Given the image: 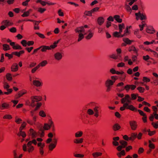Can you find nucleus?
Returning a JSON list of instances; mask_svg holds the SVG:
<instances>
[{
	"instance_id": "nucleus-1",
	"label": "nucleus",
	"mask_w": 158,
	"mask_h": 158,
	"mask_svg": "<svg viewBox=\"0 0 158 158\" xmlns=\"http://www.w3.org/2000/svg\"><path fill=\"white\" fill-rule=\"evenodd\" d=\"M118 79L117 76H111L110 78H108L106 81L105 85L106 88L107 92H109L111 90L113 85Z\"/></svg>"
},
{
	"instance_id": "nucleus-2",
	"label": "nucleus",
	"mask_w": 158,
	"mask_h": 158,
	"mask_svg": "<svg viewBox=\"0 0 158 158\" xmlns=\"http://www.w3.org/2000/svg\"><path fill=\"white\" fill-rule=\"evenodd\" d=\"M89 28L87 25H85L84 26H81L77 28L75 30V31L76 33L79 34L78 41L79 42L81 40L84 38V35L87 34V32L85 31V28Z\"/></svg>"
},
{
	"instance_id": "nucleus-3",
	"label": "nucleus",
	"mask_w": 158,
	"mask_h": 158,
	"mask_svg": "<svg viewBox=\"0 0 158 158\" xmlns=\"http://www.w3.org/2000/svg\"><path fill=\"white\" fill-rule=\"evenodd\" d=\"M32 144H33L35 145L37 144V141L35 139H33L31 141H29L27 145L24 144L23 145V151H26L27 150V151L29 152L33 151L34 148L31 145Z\"/></svg>"
},
{
	"instance_id": "nucleus-4",
	"label": "nucleus",
	"mask_w": 158,
	"mask_h": 158,
	"mask_svg": "<svg viewBox=\"0 0 158 158\" xmlns=\"http://www.w3.org/2000/svg\"><path fill=\"white\" fill-rule=\"evenodd\" d=\"M28 133L33 139L38 136L42 137L44 135V131L42 130L37 132L34 131L33 129H29L28 131Z\"/></svg>"
},
{
	"instance_id": "nucleus-5",
	"label": "nucleus",
	"mask_w": 158,
	"mask_h": 158,
	"mask_svg": "<svg viewBox=\"0 0 158 158\" xmlns=\"http://www.w3.org/2000/svg\"><path fill=\"white\" fill-rule=\"evenodd\" d=\"M121 102L123 104H125V106H128V105L131 103V99L128 94L125 95L124 97L123 98L121 99Z\"/></svg>"
},
{
	"instance_id": "nucleus-6",
	"label": "nucleus",
	"mask_w": 158,
	"mask_h": 158,
	"mask_svg": "<svg viewBox=\"0 0 158 158\" xmlns=\"http://www.w3.org/2000/svg\"><path fill=\"white\" fill-rule=\"evenodd\" d=\"M10 87V86L7 82H5L3 83V88L4 89H6L7 91V92H4V94H5L6 95H9L11 94L13 90L12 89L9 88Z\"/></svg>"
},
{
	"instance_id": "nucleus-7",
	"label": "nucleus",
	"mask_w": 158,
	"mask_h": 158,
	"mask_svg": "<svg viewBox=\"0 0 158 158\" xmlns=\"http://www.w3.org/2000/svg\"><path fill=\"white\" fill-rule=\"evenodd\" d=\"M42 98L40 96H32L31 98V106L32 107H34L39 101H41Z\"/></svg>"
},
{
	"instance_id": "nucleus-8",
	"label": "nucleus",
	"mask_w": 158,
	"mask_h": 158,
	"mask_svg": "<svg viewBox=\"0 0 158 158\" xmlns=\"http://www.w3.org/2000/svg\"><path fill=\"white\" fill-rule=\"evenodd\" d=\"M55 127L54 122L52 118H50L48 119L47 123L44 124L43 128H53Z\"/></svg>"
},
{
	"instance_id": "nucleus-9",
	"label": "nucleus",
	"mask_w": 158,
	"mask_h": 158,
	"mask_svg": "<svg viewBox=\"0 0 158 158\" xmlns=\"http://www.w3.org/2000/svg\"><path fill=\"white\" fill-rule=\"evenodd\" d=\"M33 85L36 87H40L42 85L43 83L41 80L37 77H34L33 81Z\"/></svg>"
},
{
	"instance_id": "nucleus-10",
	"label": "nucleus",
	"mask_w": 158,
	"mask_h": 158,
	"mask_svg": "<svg viewBox=\"0 0 158 158\" xmlns=\"http://www.w3.org/2000/svg\"><path fill=\"white\" fill-rule=\"evenodd\" d=\"M135 15L136 17V19L137 20L139 19L143 20L145 19H146V15L144 14H141L140 12L138 13H135Z\"/></svg>"
},
{
	"instance_id": "nucleus-11",
	"label": "nucleus",
	"mask_w": 158,
	"mask_h": 158,
	"mask_svg": "<svg viewBox=\"0 0 158 158\" xmlns=\"http://www.w3.org/2000/svg\"><path fill=\"white\" fill-rule=\"evenodd\" d=\"M138 111L139 112L140 114L143 116L142 119L143 122L144 123H147V116L146 114L140 110H138Z\"/></svg>"
},
{
	"instance_id": "nucleus-12",
	"label": "nucleus",
	"mask_w": 158,
	"mask_h": 158,
	"mask_svg": "<svg viewBox=\"0 0 158 158\" xmlns=\"http://www.w3.org/2000/svg\"><path fill=\"white\" fill-rule=\"evenodd\" d=\"M136 88V86L134 85H127L124 87V89L128 92L130 89L133 90H134Z\"/></svg>"
},
{
	"instance_id": "nucleus-13",
	"label": "nucleus",
	"mask_w": 158,
	"mask_h": 158,
	"mask_svg": "<svg viewBox=\"0 0 158 158\" xmlns=\"http://www.w3.org/2000/svg\"><path fill=\"white\" fill-rule=\"evenodd\" d=\"M63 57V53L59 52H57L54 54L55 59L57 60H61Z\"/></svg>"
},
{
	"instance_id": "nucleus-14",
	"label": "nucleus",
	"mask_w": 158,
	"mask_h": 158,
	"mask_svg": "<svg viewBox=\"0 0 158 158\" xmlns=\"http://www.w3.org/2000/svg\"><path fill=\"white\" fill-rule=\"evenodd\" d=\"M10 107V105L8 103L3 102L0 105V109L3 110L8 109Z\"/></svg>"
},
{
	"instance_id": "nucleus-15",
	"label": "nucleus",
	"mask_w": 158,
	"mask_h": 158,
	"mask_svg": "<svg viewBox=\"0 0 158 158\" xmlns=\"http://www.w3.org/2000/svg\"><path fill=\"white\" fill-rule=\"evenodd\" d=\"M110 57L114 60L118 59L119 60H122V56L120 54H112L110 55Z\"/></svg>"
},
{
	"instance_id": "nucleus-16",
	"label": "nucleus",
	"mask_w": 158,
	"mask_h": 158,
	"mask_svg": "<svg viewBox=\"0 0 158 158\" xmlns=\"http://www.w3.org/2000/svg\"><path fill=\"white\" fill-rule=\"evenodd\" d=\"M19 67L17 63H14L11 66V70L13 72H15L18 70Z\"/></svg>"
},
{
	"instance_id": "nucleus-17",
	"label": "nucleus",
	"mask_w": 158,
	"mask_h": 158,
	"mask_svg": "<svg viewBox=\"0 0 158 158\" xmlns=\"http://www.w3.org/2000/svg\"><path fill=\"white\" fill-rule=\"evenodd\" d=\"M10 45L12 46L13 49H22V47L19 45L16 44L14 42L10 43Z\"/></svg>"
},
{
	"instance_id": "nucleus-18",
	"label": "nucleus",
	"mask_w": 158,
	"mask_h": 158,
	"mask_svg": "<svg viewBox=\"0 0 158 158\" xmlns=\"http://www.w3.org/2000/svg\"><path fill=\"white\" fill-rule=\"evenodd\" d=\"M1 23L2 24L4 25L6 27L11 26L13 24V23L8 20H3Z\"/></svg>"
},
{
	"instance_id": "nucleus-19",
	"label": "nucleus",
	"mask_w": 158,
	"mask_h": 158,
	"mask_svg": "<svg viewBox=\"0 0 158 158\" xmlns=\"http://www.w3.org/2000/svg\"><path fill=\"white\" fill-rule=\"evenodd\" d=\"M37 145L38 147H40L39 150L40 153L41 155H43L44 153V151L43 150V149L45 146L44 143L39 142L38 143Z\"/></svg>"
},
{
	"instance_id": "nucleus-20",
	"label": "nucleus",
	"mask_w": 158,
	"mask_h": 158,
	"mask_svg": "<svg viewBox=\"0 0 158 158\" xmlns=\"http://www.w3.org/2000/svg\"><path fill=\"white\" fill-rule=\"evenodd\" d=\"M27 93V91L26 90H23L21 91H19L18 93V94L16 95L15 96V98L17 99L20 97L22 96L23 95Z\"/></svg>"
},
{
	"instance_id": "nucleus-21",
	"label": "nucleus",
	"mask_w": 158,
	"mask_h": 158,
	"mask_svg": "<svg viewBox=\"0 0 158 158\" xmlns=\"http://www.w3.org/2000/svg\"><path fill=\"white\" fill-rule=\"evenodd\" d=\"M105 21L104 19L102 17H100L98 18L97 23L98 24L101 26L103 24Z\"/></svg>"
},
{
	"instance_id": "nucleus-22",
	"label": "nucleus",
	"mask_w": 158,
	"mask_h": 158,
	"mask_svg": "<svg viewBox=\"0 0 158 158\" xmlns=\"http://www.w3.org/2000/svg\"><path fill=\"white\" fill-rule=\"evenodd\" d=\"M146 31L148 33L153 34L155 32V30L152 27H148L146 29Z\"/></svg>"
},
{
	"instance_id": "nucleus-23",
	"label": "nucleus",
	"mask_w": 158,
	"mask_h": 158,
	"mask_svg": "<svg viewBox=\"0 0 158 158\" xmlns=\"http://www.w3.org/2000/svg\"><path fill=\"white\" fill-rule=\"evenodd\" d=\"M22 129H20L19 131L16 133V134L19 136H21L23 138H24L26 136V134L24 131H22Z\"/></svg>"
},
{
	"instance_id": "nucleus-24",
	"label": "nucleus",
	"mask_w": 158,
	"mask_h": 158,
	"mask_svg": "<svg viewBox=\"0 0 158 158\" xmlns=\"http://www.w3.org/2000/svg\"><path fill=\"white\" fill-rule=\"evenodd\" d=\"M130 5H129V3L127 4V2H125V8L127 11L131 14L132 12V8L130 7Z\"/></svg>"
},
{
	"instance_id": "nucleus-25",
	"label": "nucleus",
	"mask_w": 158,
	"mask_h": 158,
	"mask_svg": "<svg viewBox=\"0 0 158 158\" xmlns=\"http://www.w3.org/2000/svg\"><path fill=\"white\" fill-rule=\"evenodd\" d=\"M40 48L41 49V51L42 52H45L47 50H50L49 46L44 45L40 47Z\"/></svg>"
},
{
	"instance_id": "nucleus-26",
	"label": "nucleus",
	"mask_w": 158,
	"mask_h": 158,
	"mask_svg": "<svg viewBox=\"0 0 158 158\" xmlns=\"http://www.w3.org/2000/svg\"><path fill=\"white\" fill-rule=\"evenodd\" d=\"M25 52L24 50H21L19 52H12V54L18 57H20L21 55L23 54Z\"/></svg>"
},
{
	"instance_id": "nucleus-27",
	"label": "nucleus",
	"mask_w": 158,
	"mask_h": 158,
	"mask_svg": "<svg viewBox=\"0 0 158 158\" xmlns=\"http://www.w3.org/2000/svg\"><path fill=\"white\" fill-rule=\"evenodd\" d=\"M88 32L89 33V34L86 36V38L87 40H89L93 36L94 33L91 32L90 30H88Z\"/></svg>"
},
{
	"instance_id": "nucleus-28",
	"label": "nucleus",
	"mask_w": 158,
	"mask_h": 158,
	"mask_svg": "<svg viewBox=\"0 0 158 158\" xmlns=\"http://www.w3.org/2000/svg\"><path fill=\"white\" fill-rule=\"evenodd\" d=\"M130 125L132 128H136L137 127V125L136 122L131 121L130 122Z\"/></svg>"
},
{
	"instance_id": "nucleus-29",
	"label": "nucleus",
	"mask_w": 158,
	"mask_h": 158,
	"mask_svg": "<svg viewBox=\"0 0 158 158\" xmlns=\"http://www.w3.org/2000/svg\"><path fill=\"white\" fill-rule=\"evenodd\" d=\"M146 130L147 129H144L143 131V132H148V134L150 136H151L152 135L154 134L156 132V131H151L150 130V129H148L147 130Z\"/></svg>"
},
{
	"instance_id": "nucleus-30",
	"label": "nucleus",
	"mask_w": 158,
	"mask_h": 158,
	"mask_svg": "<svg viewBox=\"0 0 158 158\" xmlns=\"http://www.w3.org/2000/svg\"><path fill=\"white\" fill-rule=\"evenodd\" d=\"M114 19L118 22L120 23L122 21V20L120 18V16L119 15H116L114 16Z\"/></svg>"
},
{
	"instance_id": "nucleus-31",
	"label": "nucleus",
	"mask_w": 158,
	"mask_h": 158,
	"mask_svg": "<svg viewBox=\"0 0 158 158\" xmlns=\"http://www.w3.org/2000/svg\"><path fill=\"white\" fill-rule=\"evenodd\" d=\"M127 109H128L133 111H136L138 110L132 105L129 104L127 106Z\"/></svg>"
},
{
	"instance_id": "nucleus-32",
	"label": "nucleus",
	"mask_w": 158,
	"mask_h": 158,
	"mask_svg": "<svg viewBox=\"0 0 158 158\" xmlns=\"http://www.w3.org/2000/svg\"><path fill=\"white\" fill-rule=\"evenodd\" d=\"M121 33L120 32V31L119 32L115 31L113 33V35L114 37H123V35H121Z\"/></svg>"
},
{
	"instance_id": "nucleus-33",
	"label": "nucleus",
	"mask_w": 158,
	"mask_h": 158,
	"mask_svg": "<svg viewBox=\"0 0 158 158\" xmlns=\"http://www.w3.org/2000/svg\"><path fill=\"white\" fill-rule=\"evenodd\" d=\"M59 40H58L57 41H55L54 42L53 44L51 45L49 47L50 48V50H51V49H54L57 47V44L58 43Z\"/></svg>"
},
{
	"instance_id": "nucleus-34",
	"label": "nucleus",
	"mask_w": 158,
	"mask_h": 158,
	"mask_svg": "<svg viewBox=\"0 0 158 158\" xmlns=\"http://www.w3.org/2000/svg\"><path fill=\"white\" fill-rule=\"evenodd\" d=\"M48 63V62L47 60H44L40 62L38 66L40 67V66L44 67Z\"/></svg>"
},
{
	"instance_id": "nucleus-35",
	"label": "nucleus",
	"mask_w": 158,
	"mask_h": 158,
	"mask_svg": "<svg viewBox=\"0 0 158 158\" xmlns=\"http://www.w3.org/2000/svg\"><path fill=\"white\" fill-rule=\"evenodd\" d=\"M129 50L130 52L133 51L135 53H137L138 52V50L133 46H131L129 47Z\"/></svg>"
},
{
	"instance_id": "nucleus-36",
	"label": "nucleus",
	"mask_w": 158,
	"mask_h": 158,
	"mask_svg": "<svg viewBox=\"0 0 158 158\" xmlns=\"http://www.w3.org/2000/svg\"><path fill=\"white\" fill-rule=\"evenodd\" d=\"M39 115L45 118L46 116V114L45 112L43 110H40L39 112Z\"/></svg>"
},
{
	"instance_id": "nucleus-37",
	"label": "nucleus",
	"mask_w": 158,
	"mask_h": 158,
	"mask_svg": "<svg viewBox=\"0 0 158 158\" xmlns=\"http://www.w3.org/2000/svg\"><path fill=\"white\" fill-rule=\"evenodd\" d=\"M119 142L121 144V146H122L123 148H125L127 145V142L124 140H120Z\"/></svg>"
},
{
	"instance_id": "nucleus-38",
	"label": "nucleus",
	"mask_w": 158,
	"mask_h": 158,
	"mask_svg": "<svg viewBox=\"0 0 158 158\" xmlns=\"http://www.w3.org/2000/svg\"><path fill=\"white\" fill-rule=\"evenodd\" d=\"M3 49L4 50L6 51L10 50V46L7 44H3L2 45Z\"/></svg>"
},
{
	"instance_id": "nucleus-39",
	"label": "nucleus",
	"mask_w": 158,
	"mask_h": 158,
	"mask_svg": "<svg viewBox=\"0 0 158 158\" xmlns=\"http://www.w3.org/2000/svg\"><path fill=\"white\" fill-rule=\"evenodd\" d=\"M118 27L119 29V31H120V32H122L123 31V29L124 28V23L119 24L118 25Z\"/></svg>"
},
{
	"instance_id": "nucleus-40",
	"label": "nucleus",
	"mask_w": 158,
	"mask_h": 158,
	"mask_svg": "<svg viewBox=\"0 0 158 158\" xmlns=\"http://www.w3.org/2000/svg\"><path fill=\"white\" fill-rule=\"evenodd\" d=\"M6 77L7 80L9 81H11L12 79L11 74L10 73H8L6 74Z\"/></svg>"
},
{
	"instance_id": "nucleus-41",
	"label": "nucleus",
	"mask_w": 158,
	"mask_h": 158,
	"mask_svg": "<svg viewBox=\"0 0 158 158\" xmlns=\"http://www.w3.org/2000/svg\"><path fill=\"white\" fill-rule=\"evenodd\" d=\"M123 40L126 44H131L132 42V41L131 40L127 38H123Z\"/></svg>"
},
{
	"instance_id": "nucleus-42",
	"label": "nucleus",
	"mask_w": 158,
	"mask_h": 158,
	"mask_svg": "<svg viewBox=\"0 0 158 158\" xmlns=\"http://www.w3.org/2000/svg\"><path fill=\"white\" fill-rule=\"evenodd\" d=\"M87 113L89 115H92L94 114V112L92 109L89 108L87 110Z\"/></svg>"
},
{
	"instance_id": "nucleus-43",
	"label": "nucleus",
	"mask_w": 158,
	"mask_h": 158,
	"mask_svg": "<svg viewBox=\"0 0 158 158\" xmlns=\"http://www.w3.org/2000/svg\"><path fill=\"white\" fill-rule=\"evenodd\" d=\"M37 3H40L42 6H45L46 4V2L42 0H38L36 1Z\"/></svg>"
},
{
	"instance_id": "nucleus-44",
	"label": "nucleus",
	"mask_w": 158,
	"mask_h": 158,
	"mask_svg": "<svg viewBox=\"0 0 158 158\" xmlns=\"http://www.w3.org/2000/svg\"><path fill=\"white\" fill-rule=\"evenodd\" d=\"M87 106L88 108H90L94 107L95 106V103L94 102H91L88 103Z\"/></svg>"
},
{
	"instance_id": "nucleus-45",
	"label": "nucleus",
	"mask_w": 158,
	"mask_h": 158,
	"mask_svg": "<svg viewBox=\"0 0 158 158\" xmlns=\"http://www.w3.org/2000/svg\"><path fill=\"white\" fill-rule=\"evenodd\" d=\"M137 137V134H132L131 137H129V140H133Z\"/></svg>"
},
{
	"instance_id": "nucleus-46",
	"label": "nucleus",
	"mask_w": 158,
	"mask_h": 158,
	"mask_svg": "<svg viewBox=\"0 0 158 158\" xmlns=\"http://www.w3.org/2000/svg\"><path fill=\"white\" fill-rule=\"evenodd\" d=\"M56 146L55 144L52 143H51L48 146L49 150L51 151L52 150L56 147Z\"/></svg>"
},
{
	"instance_id": "nucleus-47",
	"label": "nucleus",
	"mask_w": 158,
	"mask_h": 158,
	"mask_svg": "<svg viewBox=\"0 0 158 158\" xmlns=\"http://www.w3.org/2000/svg\"><path fill=\"white\" fill-rule=\"evenodd\" d=\"M22 119L18 118L17 117H16L15 118V122L17 124H19L22 122Z\"/></svg>"
},
{
	"instance_id": "nucleus-48",
	"label": "nucleus",
	"mask_w": 158,
	"mask_h": 158,
	"mask_svg": "<svg viewBox=\"0 0 158 158\" xmlns=\"http://www.w3.org/2000/svg\"><path fill=\"white\" fill-rule=\"evenodd\" d=\"M46 9L45 8L39 7L38 8L37 11L41 13H43L46 11Z\"/></svg>"
},
{
	"instance_id": "nucleus-49",
	"label": "nucleus",
	"mask_w": 158,
	"mask_h": 158,
	"mask_svg": "<svg viewBox=\"0 0 158 158\" xmlns=\"http://www.w3.org/2000/svg\"><path fill=\"white\" fill-rule=\"evenodd\" d=\"M102 155V153L101 152H96L92 154V155L94 157H96Z\"/></svg>"
},
{
	"instance_id": "nucleus-50",
	"label": "nucleus",
	"mask_w": 158,
	"mask_h": 158,
	"mask_svg": "<svg viewBox=\"0 0 158 158\" xmlns=\"http://www.w3.org/2000/svg\"><path fill=\"white\" fill-rule=\"evenodd\" d=\"M126 77V74L124 73L123 74H121V75L120 77L119 78L121 81H124Z\"/></svg>"
},
{
	"instance_id": "nucleus-51",
	"label": "nucleus",
	"mask_w": 158,
	"mask_h": 158,
	"mask_svg": "<svg viewBox=\"0 0 158 158\" xmlns=\"http://www.w3.org/2000/svg\"><path fill=\"white\" fill-rule=\"evenodd\" d=\"M143 81L144 82H148L150 81V79L146 77H143Z\"/></svg>"
},
{
	"instance_id": "nucleus-52",
	"label": "nucleus",
	"mask_w": 158,
	"mask_h": 158,
	"mask_svg": "<svg viewBox=\"0 0 158 158\" xmlns=\"http://www.w3.org/2000/svg\"><path fill=\"white\" fill-rule=\"evenodd\" d=\"M146 24L144 22L142 21V24H139V27L140 28V30L142 31L143 28V27L145 26Z\"/></svg>"
},
{
	"instance_id": "nucleus-53",
	"label": "nucleus",
	"mask_w": 158,
	"mask_h": 158,
	"mask_svg": "<svg viewBox=\"0 0 158 158\" xmlns=\"http://www.w3.org/2000/svg\"><path fill=\"white\" fill-rule=\"evenodd\" d=\"M137 89L139 91L140 93H143L144 91V89L142 87H138L137 88Z\"/></svg>"
},
{
	"instance_id": "nucleus-54",
	"label": "nucleus",
	"mask_w": 158,
	"mask_h": 158,
	"mask_svg": "<svg viewBox=\"0 0 158 158\" xmlns=\"http://www.w3.org/2000/svg\"><path fill=\"white\" fill-rule=\"evenodd\" d=\"M36 64V63L34 62H31L30 63L28 66V68H31L35 66Z\"/></svg>"
},
{
	"instance_id": "nucleus-55",
	"label": "nucleus",
	"mask_w": 158,
	"mask_h": 158,
	"mask_svg": "<svg viewBox=\"0 0 158 158\" xmlns=\"http://www.w3.org/2000/svg\"><path fill=\"white\" fill-rule=\"evenodd\" d=\"M125 155V152L124 150H123L121 152L118 153L117 155L119 157H121V155L124 156Z\"/></svg>"
},
{
	"instance_id": "nucleus-56",
	"label": "nucleus",
	"mask_w": 158,
	"mask_h": 158,
	"mask_svg": "<svg viewBox=\"0 0 158 158\" xmlns=\"http://www.w3.org/2000/svg\"><path fill=\"white\" fill-rule=\"evenodd\" d=\"M149 147L152 149H154L155 147L154 145L152 143L150 140L149 141Z\"/></svg>"
},
{
	"instance_id": "nucleus-57",
	"label": "nucleus",
	"mask_w": 158,
	"mask_h": 158,
	"mask_svg": "<svg viewBox=\"0 0 158 158\" xmlns=\"http://www.w3.org/2000/svg\"><path fill=\"white\" fill-rule=\"evenodd\" d=\"M21 43L24 47H26L27 45V42L25 40H22Z\"/></svg>"
},
{
	"instance_id": "nucleus-58",
	"label": "nucleus",
	"mask_w": 158,
	"mask_h": 158,
	"mask_svg": "<svg viewBox=\"0 0 158 158\" xmlns=\"http://www.w3.org/2000/svg\"><path fill=\"white\" fill-rule=\"evenodd\" d=\"M12 117L10 115L6 114L3 117L4 119H11Z\"/></svg>"
},
{
	"instance_id": "nucleus-59",
	"label": "nucleus",
	"mask_w": 158,
	"mask_h": 158,
	"mask_svg": "<svg viewBox=\"0 0 158 158\" xmlns=\"http://www.w3.org/2000/svg\"><path fill=\"white\" fill-rule=\"evenodd\" d=\"M138 94H131V100H135L136 98L137 97H138Z\"/></svg>"
},
{
	"instance_id": "nucleus-60",
	"label": "nucleus",
	"mask_w": 158,
	"mask_h": 158,
	"mask_svg": "<svg viewBox=\"0 0 158 158\" xmlns=\"http://www.w3.org/2000/svg\"><path fill=\"white\" fill-rule=\"evenodd\" d=\"M92 12L91 10L89 11H86L85 12V14L86 15L91 16L92 15Z\"/></svg>"
},
{
	"instance_id": "nucleus-61",
	"label": "nucleus",
	"mask_w": 158,
	"mask_h": 158,
	"mask_svg": "<svg viewBox=\"0 0 158 158\" xmlns=\"http://www.w3.org/2000/svg\"><path fill=\"white\" fill-rule=\"evenodd\" d=\"M99 9V8L98 7L94 8L91 10V12H92V13H93L95 12H97L98 11Z\"/></svg>"
},
{
	"instance_id": "nucleus-62",
	"label": "nucleus",
	"mask_w": 158,
	"mask_h": 158,
	"mask_svg": "<svg viewBox=\"0 0 158 158\" xmlns=\"http://www.w3.org/2000/svg\"><path fill=\"white\" fill-rule=\"evenodd\" d=\"M39 68V67L37 65L36 67H35V68H33L31 71V72L32 73H34L35 71Z\"/></svg>"
},
{
	"instance_id": "nucleus-63",
	"label": "nucleus",
	"mask_w": 158,
	"mask_h": 158,
	"mask_svg": "<svg viewBox=\"0 0 158 158\" xmlns=\"http://www.w3.org/2000/svg\"><path fill=\"white\" fill-rule=\"evenodd\" d=\"M13 54H9L8 53H6L5 54V56L8 57L9 59L12 58L13 57Z\"/></svg>"
},
{
	"instance_id": "nucleus-64",
	"label": "nucleus",
	"mask_w": 158,
	"mask_h": 158,
	"mask_svg": "<svg viewBox=\"0 0 158 158\" xmlns=\"http://www.w3.org/2000/svg\"><path fill=\"white\" fill-rule=\"evenodd\" d=\"M29 14H29V12H27V11L24 12V13H23V14L21 15V16L23 17H27L28 16H29Z\"/></svg>"
}]
</instances>
